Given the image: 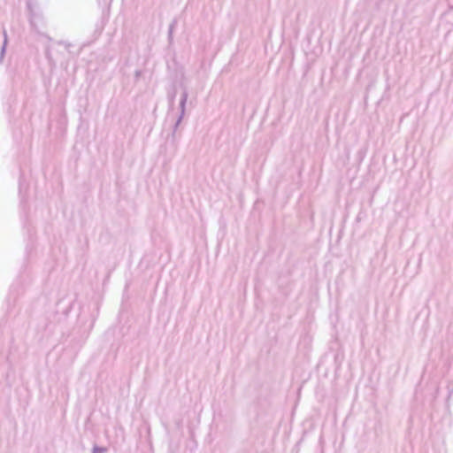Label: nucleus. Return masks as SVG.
<instances>
[{
  "instance_id": "1",
  "label": "nucleus",
  "mask_w": 453,
  "mask_h": 453,
  "mask_svg": "<svg viewBox=\"0 0 453 453\" xmlns=\"http://www.w3.org/2000/svg\"><path fill=\"white\" fill-rule=\"evenodd\" d=\"M188 97V90L186 88H184L183 91L181 93V96H180V115H179L178 119H176V121L173 125V131L170 134V138L174 146V151L177 150V139H176L177 129L185 115L186 104H187Z\"/></svg>"
},
{
  "instance_id": "2",
  "label": "nucleus",
  "mask_w": 453,
  "mask_h": 453,
  "mask_svg": "<svg viewBox=\"0 0 453 453\" xmlns=\"http://www.w3.org/2000/svg\"><path fill=\"white\" fill-rule=\"evenodd\" d=\"M177 25H178V19L176 18H174L171 21V23L169 25V28H168V42H169V44L173 43V31L176 28Z\"/></svg>"
},
{
  "instance_id": "3",
  "label": "nucleus",
  "mask_w": 453,
  "mask_h": 453,
  "mask_svg": "<svg viewBox=\"0 0 453 453\" xmlns=\"http://www.w3.org/2000/svg\"><path fill=\"white\" fill-rule=\"evenodd\" d=\"M3 35H4V42H3V45L1 47L0 54L5 55L6 47H7V43H8V36H7V32L5 29H4Z\"/></svg>"
},
{
  "instance_id": "4",
  "label": "nucleus",
  "mask_w": 453,
  "mask_h": 453,
  "mask_svg": "<svg viewBox=\"0 0 453 453\" xmlns=\"http://www.w3.org/2000/svg\"><path fill=\"white\" fill-rule=\"evenodd\" d=\"M175 97H176V88L173 87V89L171 91H169L167 94V99H168L169 104L171 106L173 105Z\"/></svg>"
},
{
  "instance_id": "5",
  "label": "nucleus",
  "mask_w": 453,
  "mask_h": 453,
  "mask_svg": "<svg viewBox=\"0 0 453 453\" xmlns=\"http://www.w3.org/2000/svg\"><path fill=\"white\" fill-rule=\"evenodd\" d=\"M106 451L105 448L95 446L93 448L92 453H104Z\"/></svg>"
},
{
  "instance_id": "6",
  "label": "nucleus",
  "mask_w": 453,
  "mask_h": 453,
  "mask_svg": "<svg viewBox=\"0 0 453 453\" xmlns=\"http://www.w3.org/2000/svg\"><path fill=\"white\" fill-rule=\"evenodd\" d=\"M58 44L59 45H64L65 48L69 50L70 47L72 46V43L68 42H65V41H58Z\"/></svg>"
},
{
  "instance_id": "7",
  "label": "nucleus",
  "mask_w": 453,
  "mask_h": 453,
  "mask_svg": "<svg viewBox=\"0 0 453 453\" xmlns=\"http://www.w3.org/2000/svg\"><path fill=\"white\" fill-rule=\"evenodd\" d=\"M45 55H46V58H49V59L50 58V49H47V50H46V51H45Z\"/></svg>"
},
{
  "instance_id": "8",
  "label": "nucleus",
  "mask_w": 453,
  "mask_h": 453,
  "mask_svg": "<svg viewBox=\"0 0 453 453\" xmlns=\"http://www.w3.org/2000/svg\"><path fill=\"white\" fill-rule=\"evenodd\" d=\"M4 55H1V54H0V64H2V63H3V61H4Z\"/></svg>"
}]
</instances>
